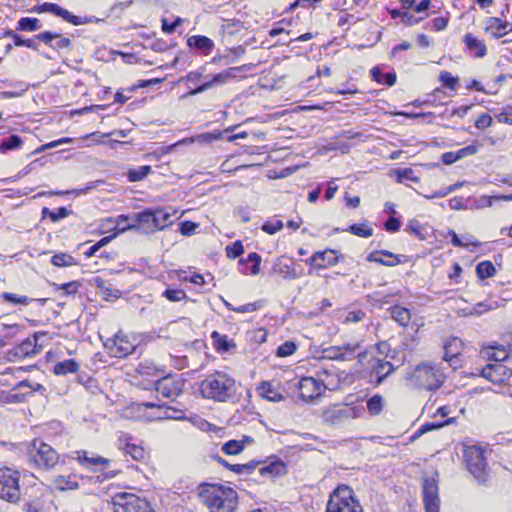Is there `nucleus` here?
Wrapping results in <instances>:
<instances>
[{"label": "nucleus", "instance_id": "9b49d317", "mask_svg": "<svg viewBox=\"0 0 512 512\" xmlns=\"http://www.w3.org/2000/svg\"><path fill=\"white\" fill-rule=\"evenodd\" d=\"M160 224L157 223V219H155L153 210L146 209L140 213L135 215V223L128 224L126 227L120 229L121 232H125L127 230H139L142 233L150 234L157 231V227Z\"/></svg>", "mask_w": 512, "mask_h": 512}, {"label": "nucleus", "instance_id": "864d4df0", "mask_svg": "<svg viewBox=\"0 0 512 512\" xmlns=\"http://www.w3.org/2000/svg\"><path fill=\"white\" fill-rule=\"evenodd\" d=\"M296 349H297V346L294 342L287 341V342L281 344L277 348L276 354L279 357H287V356H291L292 354H294Z\"/></svg>", "mask_w": 512, "mask_h": 512}, {"label": "nucleus", "instance_id": "a211bd4d", "mask_svg": "<svg viewBox=\"0 0 512 512\" xmlns=\"http://www.w3.org/2000/svg\"><path fill=\"white\" fill-rule=\"evenodd\" d=\"M404 256L394 254L387 250H380L371 252L367 256L368 262L378 263L384 266L394 267L403 262Z\"/></svg>", "mask_w": 512, "mask_h": 512}, {"label": "nucleus", "instance_id": "cd10ccee", "mask_svg": "<svg viewBox=\"0 0 512 512\" xmlns=\"http://www.w3.org/2000/svg\"><path fill=\"white\" fill-rule=\"evenodd\" d=\"M76 453H77V460L79 461V463L81 465H83L85 467L96 466V465H106L110 462L109 459L101 457V456L93 455L90 457V456H88L87 451H77Z\"/></svg>", "mask_w": 512, "mask_h": 512}, {"label": "nucleus", "instance_id": "a19ab883", "mask_svg": "<svg viewBox=\"0 0 512 512\" xmlns=\"http://www.w3.org/2000/svg\"><path fill=\"white\" fill-rule=\"evenodd\" d=\"M54 484L59 490H73L78 488L77 481L71 476H57L54 480Z\"/></svg>", "mask_w": 512, "mask_h": 512}, {"label": "nucleus", "instance_id": "72a5a7b5", "mask_svg": "<svg viewBox=\"0 0 512 512\" xmlns=\"http://www.w3.org/2000/svg\"><path fill=\"white\" fill-rule=\"evenodd\" d=\"M385 401L380 394H375L367 400V409L371 416L379 415L384 409Z\"/></svg>", "mask_w": 512, "mask_h": 512}, {"label": "nucleus", "instance_id": "f8f14e48", "mask_svg": "<svg viewBox=\"0 0 512 512\" xmlns=\"http://www.w3.org/2000/svg\"><path fill=\"white\" fill-rule=\"evenodd\" d=\"M105 348L108 350L112 357L124 358L134 352L136 346L131 342L127 336L117 334L112 339H107L104 343Z\"/></svg>", "mask_w": 512, "mask_h": 512}, {"label": "nucleus", "instance_id": "dca6fc26", "mask_svg": "<svg viewBox=\"0 0 512 512\" xmlns=\"http://www.w3.org/2000/svg\"><path fill=\"white\" fill-rule=\"evenodd\" d=\"M425 508L439 507L438 485L434 479H424L422 484Z\"/></svg>", "mask_w": 512, "mask_h": 512}, {"label": "nucleus", "instance_id": "680f3d73", "mask_svg": "<svg viewBox=\"0 0 512 512\" xmlns=\"http://www.w3.org/2000/svg\"><path fill=\"white\" fill-rule=\"evenodd\" d=\"M182 23L183 19L180 17H177L172 23H168L167 19H162V31L166 34H172Z\"/></svg>", "mask_w": 512, "mask_h": 512}, {"label": "nucleus", "instance_id": "7c9ffc66", "mask_svg": "<svg viewBox=\"0 0 512 512\" xmlns=\"http://www.w3.org/2000/svg\"><path fill=\"white\" fill-rule=\"evenodd\" d=\"M371 77L374 81L379 84H385L387 86H393L396 82V73H382L379 67H373L370 70Z\"/></svg>", "mask_w": 512, "mask_h": 512}, {"label": "nucleus", "instance_id": "58836bf2", "mask_svg": "<svg viewBox=\"0 0 512 512\" xmlns=\"http://www.w3.org/2000/svg\"><path fill=\"white\" fill-rule=\"evenodd\" d=\"M36 353V340L33 342L30 339H26L22 341V343L15 349V355L23 357H27Z\"/></svg>", "mask_w": 512, "mask_h": 512}, {"label": "nucleus", "instance_id": "b1692460", "mask_svg": "<svg viewBox=\"0 0 512 512\" xmlns=\"http://www.w3.org/2000/svg\"><path fill=\"white\" fill-rule=\"evenodd\" d=\"M33 11L36 13L49 12L58 17H61L62 19L66 20L67 22H69V19L71 17V13L68 10L62 8L61 6H59L58 4H55V3H48V2L43 3L41 5L35 6L33 8Z\"/></svg>", "mask_w": 512, "mask_h": 512}, {"label": "nucleus", "instance_id": "6ab92c4d", "mask_svg": "<svg viewBox=\"0 0 512 512\" xmlns=\"http://www.w3.org/2000/svg\"><path fill=\"white\" fill-rule=\"evenodd\" d=\"M508 28L512 31V24L502 21L497 17H489L486 20L485 31L490 33L494 38H501L507 34Z\"/></svg>", "mask_w": 512, "mask_h": 512}, {"label": "nucleus", "instance_id": "6e6d98bb", "mask_svg": "<svg viewBox=\"0 0 512 512\" xmlns=\"http://www.w3.org/2000/svg\"><path fill=\"white\" fill-rule=\"evenodd\" d=\"M212 338L214 339L218 350L228 351L230 349L231 345L227 336L221 335L215 331L212 333Z\"/></svg>", "mask_w": 512, "mask_h": 512}, {"label": "nucleus", "instance_id": "e433bc0d", "mask_svg": "<svg viewBox=\"0 0 512 512\" xmlns=\"http://www.w3.org/2000/svg\"><path fill=\"white\" fill-rule=\"evenodd\" d=\"M455 421V418L452 417V418H448L446 419L445 421H434V422H427L425 424H423L419 429L418 431L416 432L415 436H420L426 432H429V431H432V430H435V429H439V428H442L446 425H449L451 423H453Z\"/></svg>", "mask_w": 512, "mask_h": 512}, {"label": "nucleus", "instance_id": "3c124183", "mask_svg": "<svg viewBox=\"0 0 512 512\" xmlns=\"http://www.w3.org/2000/svg\"><path fill=\"white\" fill-rule=\"evenodd\" d=\"M153 214L155 219H157V223L160 225L157 227L158 230L164 229L168 222L170 221L171 214L165 211L164 209H156L153 210Z\"/></svg>", "mask_w": 512, "mask_h": 512}, {"label": "nucleus", "instance_id": "bb28decb", "mask_svg": "<svg viewBox=\"0 0 512 512\" xmlns=\"http://www.w3.org/2000/svg\"><path fill=\"white\" fill-rule=\"evenodd\" d=\"M228 77L225 73V71L216 74L212 77L211 80L203 83L202 85L198 86L197 88L191 90L188 95H196L199 93H202L208 89H210L213 85H223L228 81Z\"/></svg>", "mask_w": 512, "mask_h": 512}, {"label": "nucleus", "instance_id": "f03ea898", "mask_svg": "<svg viewBox=\"0 0 512 512\" xmlns=\"http://www.w3.org/2000/svg\"><path fill=\"white\" fill-rule=\"evenodd\" d=\"M203 397L218 402H226L236 393L235 380L224 372L212 373L201 382Z\"/></svg>", "mask_w": 512, "mask_h": 512}, {"label": "nucleus", "instance_id": "412c9836", "mask_svg": "<svg viewBox=\"0 0 512 512\" xmlns=\"http://www.w3.org/2000/svg\"><path fill=\"white\" fill-rule=\"evenodd\" d=\"M463 43L471 53L477 58H482L487 54V48L483 41L476 38L473 34L467 33L463 37Z\"/></svg>", "mask_w": 512, "mask_h": 512}, {"label": "nucleus", "instance_id": "4c0bfd02", "mask_svg": "<svg viewBox=\"0 0 512 512\" xmlns=\"http://www.w3.org/2000/svg\"><path fill=\"white\" fill-rule=\"evenodd\" d=\"M41 28L40 21L37 18L23 17L18 21L17 29L21 31H37Z\"/></svg>", "mask_w": 512, "mask_h": 512}, {"label": "nucleus", "instance_id": "49530a36", "mask_svg": "<svg viewBox=\"0 0 512 512\" xmlns=\"http://www.w3.org/2000/svg\"><path fill=\"white\" fill-rule=\"evenodd\" d=\"M162 296L165 297L170 302H179L181 300L188 299L187 294L184 290L181 289H174V288H167L163 293Z\"/></svg>", "mask_w": 512, "mask_h": 512}, {"label": "nucleus", "instance_id": "a878e982", "mask_svg": "<svg viewBox=\"0 0 512 512\" xmlns=\"http://www.w3.org/2000/svg\"><path fill=\"white\" fill-rule=\"evenodd\" d=\"M257 392L262 398L272 402H279L283 399L282 394L269 381L261 382L257 387Z\"/></svg>", "mask_w": 512, "mask_h": 512}, {"label": "nucleus", "instance_id": "473e14b6", "mask_svg": "<svg viewBox=\"0 0 512 512\" xmlns=\"http://www.w3.org/2000/svg\"><path fill=\"white\" fill-rule=\"evenodd\" d=\"M346 231L350 232L353 235H356L358 237L362 238H368L373 235V228L369 225L367 221H364L362 223L352 224L350 225Z\"/></svg>", "mask_w": 512, "mask_h": 512}, {"label": "nucleus", "instance_id": "f257e3e1", "mask_svg": "<svg viewBox=\"0 0 512 512\" xmlns=\"http://www.w3.org/2000/svg\"><path fill=\"white\" fill-rule=\"evenodd\" d=\"M201 502L210 512H235L238 493L231 487L216 483H201L197 487Z\"/></svg>", "mask_w": 512, "mask_h": 512}, {"label": "nucleus", "instance_id": "5fc2aeb1", "mask_svg": "<svg viewBox=\"0 0 512 512\" xmlns=\"http://www.w3.org/2000/svg\"><path fill=\"white\" fill-rule=\"evenodd\" d=\"M448 235L451 236V242L455 247H468L469 245H473L479 247L481 243L477 240H470L469 242H463L455 231L449 230Z\"/></svg>", "mask_w": 512, "mask_h": 512}, {"label": "nucleus", "instance_id": "9d476101", "mask_svg": "<svg viewBox=\"0 0 512 512\" xmlns=\"http://www.w3.org/2000/svg\"><path fill=\"white\" fill-rule=\"evenodd\" d=\"M116 512H154L148 501L134 494H122L116 498Z\"/></svg>", "mask_w": 512, "mask_h": 512}, {"label": "nucleus", "instance_id": "7ed1b4c3", "mask_svg": "<svg viewBox=\"0 0 512 512\" xmlns=\"http://www.w3.org/2000/svg\"><path fill=\"white\" fill-rule=\"evenodd\" d=\"M463 461L466 469L479 483H485L488 479V466L485 450L479 445H463Z\"/></svg>", "mask_w": 512, "mask_h": 512}, {"label": "nucleus", "instance_id": "774afa93", "mask_svg": "<svg viewBox=\"0 0 512 512\" xmlns=\"http://www.w3.org/2000/svg\"><path fill=\"white\" fill-rule=\"evenodd\" d=\"M496 119L500 123H506L512 125V107H508L503 110L501 113L496 115Z\"/></svg>", "mask_w": 512, "mask_h": 512}, {"label": "nucleus", "instance_id": "09e8293b", "mask_svg": "<svg viewBox=\"0 0 512 512\" xmlns=\"http://www.w3.org/2000/svg\"><path fill=\"white\" fill-rule=\"evenodd\" d=\"M53 287L55 290H62L65 295H74L81 287V283L79 281H71L64 284L53 283Z\"/></svg>", "mask_w": 512, "mask_h": 512}, {"label": "nucleus", "instance_id": "0eeeda50", "mask_svg": "<svg viewBox=\"0 0 512 512\" xmlns=\"http://www.w3.org/2000/svg\"><path fill=\"white\" fill-rule=\"evenodd\" d=\"M0 498L15 503L20 499L19 473L9 467H0Z\"/></svg>", "mask_w": 512, "mask_h": 512}, {"label": "nucleus", "instance_id": "a18cd8bd", "mask_svg": "<svg viewBox=\"0 0 512 512\" xmlns=\"http://www.w3.org/2000/svg\"><path fill=\"white\" fill-rule=\"evenodd\" d=\"M322 257L319 258L320 263L324 264V268L328 266H334L338 263V257L335 250L327 249L325 251H318Z\"/></svg>", "mask_w": 512, "mask_h": 512}, {"label": "nucleus", "instance_id": "39448f33", "mask_svg": "<svg viewBox=\"0 0 512 512\" xmlns=\"http://www.w3.org/2000/svg\"><path fill=\"white\" fill-rule=\"evenodd\" d=\"M410 380L412 384L419 388L436 390L443 384L445 375L437 365L422 363L413 370Z\"/></svg>", "mask_w": 512, "mask_h": 512}, {"label": "nucleus", "instance_id": "f704fd0d", "mask_svg": "<svg viewBox=\"0 0 512 512\" xmlns=\"http://www.w3.org/2000/svg\"><path fill=\"white\" fill-rule=\"evenodd\" d=\"M223 303L227 309L238 312V313H251V312H255V311L259 310L262 307L261 301L248 303V304H245V305H242L239 307L233 306L231 303L227 302L224 299H223Z\"/></svg>", "mask_w": 512, "mask_h": 512}, {"label": "nucleus", "instance_id": "aec40b11", "mask_svg": "<svg viewBox=\"0 0 512 512\" xmlns=\"http://www.w3.org/2000/svg\"><path fill=\"white\" fill-rule=\"evenodd\" d=\"M187 45L191 48L199 50L202 54L208 55L214 48V42L202 35H193L187 39Z\"/></svg>", "mask_w": 512, "mask_h": 512}, {"label": "nucleus", "instance_id": "052dcab7", "mask_svg": "<svg viewBox=\"0 0 512 512\" xmlns=\"http://www.w3.org/2000/svg\"><path fill=\"white\" fill-rule=\"evenodd\" d=\"M72 141H73L72 138L63 137V138H60L58 140H55V141H52V142H49L47 144H44V145L40 146L35 151V153H40V152L46 151L47 149L55 148V147H57L59 145H62V144H68V143H71Z\"/></svg>", "mask_w": 512, "mask_h": 512}, {"label": "nucleus", "instance_id": "338daca9", "mask_svg": "<svg viewBox=\"0 0 512 512\" xmlns=\"http://www.w3.org/2000/svg\"><path fill=\"white\" fill-rule=\"evenodd\" d=\"M70 213L71 211L68 210L66 207H60L55 211H52V213L50 214V219L52 222H57L61 219L68 217Z\"/></svg>", "mask_w": 512, "mask_h": 512}, {"label": "nucleus", "instance_id": "8fccbe9b", "mask_svg": "<svg viewBox=\"0 0 512 512\" xmlns=\"http://www.w3.org/2000/svg\"><path fill=\"white\" fill-rule=\"evenodd\" d=\"M395 173L397 175V181L399 183H402L405 180H409L415 183L419 181V178L415 176L414 171L410 168L398 169L395 171Z\"/></svg>", "mask_w": 512, "mask_h": 512}, {"label": "nucleus", "instance_id": "603ef678", "mask_svg": "<svg viewBox=\"0 0 512 512\" xmlns=\"http://www.w3.org/2000/svg\"><path fill=\"white\" fill-rule=\"evenodd\" d=\"M283 222L281 220H270L266 221L261 229L267 234L273 235L283 228Z\"/></svg>", "mask_w": 512, "mask_h": 512}, {"label": "nucleus", "instance_id": "c756f323", "mask_svg": "<svg viewBox=\"0 0 512 512\" xmlns=\"http://www.w3.org/2000/svg\"><path fill=\"white\" fill-rule=\"evenodd\" d=\"M391 317L401 326L406 327L411 320L409 309L402 306H393L390 308Z\"/></svg>", "mask_w": 512, "mask_h": 512}, {"label": "nucleus", "instance_id": "c03bdc74", "mask_svg": "<svg viewBox=\"0 0 512 512\" xmlns=\"http://www.w3.org/2000/svg\"><path fill=\"white\" fill-rule=\"evenodd\" d=\"M51 263L57 267H67V266L74 265L76 263V261L69 254L59 253V254H55L54 256H52Z\"/></svg>", "mask_w": 512, "mask_h": 512}, {"label": "nucleus", "instance_id": "4468645a", "mask_svg": "<svg viewBox=\"0 0 512 512\" xmlns=\"http://www.w3.org/2000/svg\"><path fill=\"white\" fill-rule=\"evenodd\" d=\"M481 375L492 383L501 384L511 378L512 369L503 363H492L482 368Z\"/></svg>", "mask_w": 512, "mask_h": 512}, {"label": "nucleus", "instance_id": "0e129e2a", "mask_svg": "<svg viewBox=\"0 0 512 512\" xmlns=\"http://www.w3.org/2000/svg\"><path fill=\"white\" fill-rule=\"evenodd\" d=\"M365 317V312L362 310L349 311L343 320V323H355L361 321Z\"/></svg>", "mask_w": 512, "mask_h": 512}, {"label": "nucleus", "instance_id": "1a4fd4ad", "mask_svg": "<svg viewBox=\"0 0 512 512\" xmlns=\"http://www.w3.org/2000/svg\"><path fill=\"white\" fill-rule=\"evenodd\" d=\"M184 380L180 376H165L155 382V390L162 397L175 400L183 391Z\"/></svg>", "mask_w": 512, "mask_h": 512}, {"label": "nucleus", "instance_id": "69168bd1", "mask_svg": "<svg viewBox=\"0 0 512 512\" xmlns=\"http://www.w3.org/2000/svg\"><path fill=\"white\" fill-rule=\"evenodd\" d=\"M492 122V117L487 113H483L475 120L474 124L475 127L478 129H485L487 127H490L492 125Z\"/></svg>", "mask_w": 512, "mask_h": 512}, {"label": "nucleus", "instance_id": "c85d7f7f", "mask_svg": "<svg viewBox=\"0 0 512 512\" xmlns=\"http://www.w3.org/2000/svg\"><path fill=\"white\" fill-rule=\"evenodd\" d=\"M80 368L79 363L74 359H66L54 365L53 372L56 375H67L76 373Z\"/></svg>", "mask_w": 512, "mask_h": 512}, {"label": "nucleus", "instance_id": "2eb2a0df", "mask_svg": "<svg viewBox=\"0 0 512 512\" xmlns=\"http://www.w3.org/2000/svg\"><path fill=\"white\" fill-rule=\"evenodd\" d=\"M132 437L128 433H121L118 437V447L129 454L136 461H143L147 457L145 449L131 442Z\"/></svg>", "mask_w": 512, "mask_h": 512}, {"label": "nucleus", "instance_id": "c9c22d12", "mask_svg": "<svg viewBox=\"0 0 512 512\" xmlns=\"http://www.w3.org/2000/svg\"><path fill=\"white\" fill-rule=\"evenodd\" d=\"M496 269L491 261H482L476 266V274L480 279L492 277Z\"/></svg>", "mask_w": 512, "mask_h": 512}, {"label": "nucleus", "instance_id": "ea45409f", "mask_svg": "<svg viewBox=\"0 0 512 512\" xmlns=\"http://www.w3.org/2000/svg\"><path fill=\"white\" fill-rule=\"evenodd\" d=\"M22 139L19 135L13 134L8 138L3 139L0 144V152L5 153L9 150L17 149L21 146Z\"/></svg>", "mask_w": 512, "mask_h": 512}, {"label": "nucleus", "instance_id": "37998d69", "mask_svg": "<svg viewBox=\"0 0 512 512\" xmlns=\"http://www.w3.org/2000/svg\"><path fill=\"white\" fill-rule=\"evenodd\" d=\"M244 450L243 441L229 440L222 446V451L226 455H237Z\"/></svg>", "mask_w": 512, "mask_h": 512}, {"label": "nucleus", "instance_id": "423d86ee", "mask_svg": "<svg viewBox=\"0 0 512 512\" xmlns=\"http://www.w3.org/2000/svg\"><path fill=\"white\" fill-rule=\"evenodd\" d=\"M28 456L38 468L51 469L59 460L58 453L48 444L39 439L33 440L28 447Z\"/></svg>", "mask_w": 512, "mask_h": 512}, {"label": "nucleus", "instance_id": "13d9d810", "mask_svg": "<svg viewBox=\"0 0 512 512\" xmlns=\"http://www.w3.org/2000/svg\"><path fill=\"white\" fill-rule=\"evenodd\" d=\"M440 81L442 82V84L451 89V90H454L456 88V85L458 83V79L453 77L452 74L450 72H447V71H443L440 73Z\"/></svg>", "mask_w": 512, "mask_h": 512}, {"label": "nucleus", "instance_id": "393cba45", "mask_svg": "<svg viewBox=\"0 0 512 512\" xmlns=\"http://www.w3.org/2000/svg\"><path fill=\"white\" fill-rule=\"evenodd\" d=\"M272 271L274 274L282 275L284 278L295 279L298 277L292 267V263L284 258H278L274 262Z\"/></svg>", "mask_w": 512, "mask_h": 512}, {"label": "nucleus", "instance_id": "4be33fe9", "mask_svg": "<svg viewBox=\"0 0 512 512\" xmlns=\"http://www.w3.org/2000/svg\"><path fill=\"white\" fill-rule=\"evenodd\" d=\"M218 462L230 471L239 475H250L260 464V462L254 460L245 464H230L221 457H218Z\"/></svg>", "mask_w": 512, "mask_h": 512}, {"label": "nucleus", "instance_id": "5701e85b", "mask_svg": "<svg viewBox=\"0 0 512 512\" xmlns=\"http://www.w3.org/2000/svg\"><path fill=\"white\" fill-rule=\"evenodd\" d=\"M372 373L377 376L376 383L380 384L383 380L394 371L392 363L383 359H375L372 366Z\"/></svg>", "mask_w": 512, "mask_h": 512}, {"label": "nucleus", "instance_id": "ddd939ff", "mask_svg": "<svg viewBox=\"0 0 512 512\" xmlns=\"http://www.w3.org/2000/svg\"><path fill=\"white\" fill-rule=\"evenodd\" d=\"M359 344H344L341 346H330L322 351V358L335 361H350L356 356Z\"/></svg>", "mask_w": 512, "mask_h": 512}, {"label": "nucleus", "instance_id": "2f4dec72", "mask_svg": "<svg viewBox=\"0 0 512 512\" xmlns=\"http://www.w3.org/2000/svg\"><path fill=\"white\" fill-rule=\"evenodd\" d=\"M2 298L6 302H10V303H13V304H21V305H29L32 301H37L41 305H44L47 302L46 298L32 299V298H29L27 296H21V295L10 293V292H4L2 294Z\"/></svg>", "mask_w": 512, "mask_h": 512}, {"label": "nucleus", "instance_id": "bf43d9fd", "mask_svg": "<svg viewBox=\"0 0 512 512\" xmlns=\"http://www.w3.org/2000/svg\"><path fill=\"white\" fill-rule=\"evenodd\" d=\"M100 19H98L95 16H86L84 18L80 16H75L71 14V17L69 19V23L78 26V25H84V24H91V23H98Z\"/></svg>", "mask_w": 512, "mask_h": 512}, {"label": "nucleus", "instance_id": "20e7f679", "mask_svg": "<svg viewBox=\"0 0 512 512\" xmlns=\"http://www.w3.org/2000/svg\"><path fill=\"white\" fill-rule=\"evenodd\" d=\"M326 512H363V508L353 490L340 485L330 494Z\"/></svg>", "mask_w": 512, "mask_h": 512}, {"label": "nucleus", "instance_id": "f3484780", "mask_svg": "<svg viewBox=\"0 0 512 512\" xmlns=\"http://www.w3.org/2000/svg\"><path fill=\"white\" fill-rule=\"evenodd\" d=\"M299 394L304 400H312L321 394V384L312 377H304L298 384Z\"/></svg>", "mask_w": 512, "mask_h": 512}, {"label": "nucleus", "instance_id": "4d7b16f0", "mask_svg": "<svg viewBox=\"0 0 512 512\" xmlns=\"http://www.w3.org/2000/svg\"><path fill=\"white\" fill-rule=\"evenodd\" d=\"M225 250L227 257L231 259H236L244 252L243 245L240 241H236L232 245H228Z\"/></svg>", "mask_w": 512, "mask_h": 512}, {"label": "nucleus", "instance_id": "79ce46f5", "mask_svg": "<svg viewBox=\"0 0 512 512\" xmlns=\"http://www.w3.org/2000/svg\"><path fill=\"white\" fill-rule=\"evenodd\" d=\"M151 172V166L144 165L136 169H131L127 173L130 182H138L143 180Z\"/></svg>", "mask_w": 512, "mask_h": 512}, {"label": "nucleus", "instance_id": "e2e57ef3", "mask_svg": "<svg viewBox=\"0 0 512 512\" xmlns=\"http://www.w3.org/2000/svg\"><path fill=\"white\" fill-rule=\"evenodd\" d=\"M6 35L13 38L15 46H26L29 48H35L34 42L32 40L22 39L18 34L14 33L13 31H8Z\"/></svg>", "mask_w": 512, "mask_h": 512}, {"label": "nucleus", "instance_id": "6e6552de", "mask_svg": "<svg viewBox=\"0 0 512 512\" xmlns=\"http://www.w3.org/2000/svg\"><path fill=\"white\" fill-rule=\"evenodd\" d=\"M358 417V409L354 407H342L340 405H330L323 409L322 421L329 425H339L345 420Z\"/></svg>", "mask_w": 512, "mask_h": 512}, {"label": "nucleus", "instance_id": "de8ad7c7", "mask_svg": "<svg viewBox=\"0 0 512 512\" xmlns=\"http://www.w3.org/2000/svg\"><path fill=\"white\" fill-rule=\"evenodd\" d=\"M285 469V466L283 463L281 462H277V463H271L269 465H265V466H262L259 468V473L262 475V476H267V475H279L282 473V471Z\"/></svg>", "mask_w": 512, "mask_h": 512}]
</instances>
